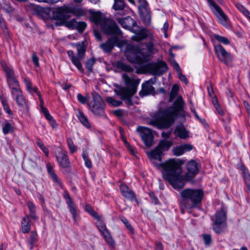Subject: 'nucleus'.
Returning <instances> with one entry per match:
<instances>
[{"instance_id": "obj_42", "label": "nucleus", "mask_w": 250, "mask_h": 250, "mask_svg": "<svg viewBox=\"0 0 250 250\" xmlns=\"http://www.w3.org/2000/svg\"><path fill=\"white\" fill-rule=\"evenodd\" d=\"M1 7L5 12L9 14L12 13L14 10V8L6 2H4L3 3L1 4Z\"/></svg>"}, {"instance_id": "obj_37", "label": "nucleus", "mask_w": 250, "mask_h": 250, "mask_svg": "<svg viewBox=\"0 0 250 250\" xmlns=\"http://www.w3.org/2000/svg\"><path fill=\"white\" fill-rule=\"evenodd\" d=\"M125 7V4L124 3V1L114 2V5H113V8L115 10L121 11L120 12L117 13V14L120 15L124 14L123 10L124 9Z\"/></svg>"}, {"instance_id": "obj_39", "label": "nucleus", "mask_w": 250, "mask_h": 250, "mask_svg": "<svg viewBox=\"0 0 250 250\" xmlns=\"http://www.w3.org/2000/svg\"><path fill=\"white\" fill-rule=\"evenodd\" d=\"M179 91V86L177 84H174L172 86L171 90L170 93L169 102H171L177 95Z\"/></svg>"}, {"instance_id": "obj_3", "label": "nucleus", "mask_w": 250, "mask_h": 250, "mask_svg": "<svg viewBox=\"0 0 250 250\" xmlns=\"http://www.w3.org/2000/svg\"><path fill=\"white\" fill-rule=\"evenodd\" d=\"M122 78L126 85V87H119L114 89L116 95L120 96L122 100L125 101L128 106L133 104L132 97L136 93L137 87L140 83L139 79L130 77L126 73L122 75Z\"/></svg>"}, {"instance_id": "obj_17", "label": "nucleus", "mask_w": 250, "mask_h": 250, "mask_svg": "<svg viewBox=\"0 0 250 250\" xmlns=\"http://www.w3.org/2000/svg\"><path fill=\"white\" fill-rule=\"evenodd\" d=\"M52 14L53 19L60 21L62 24L70 17L68 7H59L53 12Z\"/></svg>"}, {"instance_id": "obj_31", "label": "nucleus", "mask_w": 250, "mask_h": 250, "mask_svg": "<svg viewBox=\"0 0 250 250\" xmlns=\"http://www.w3.org/2000/svg\"><path fill=\"white\" fill-rule=\"evenodd\" d=\"M21 228L23 233H26L29 231L31 228V223L29 216H26L22 219Z\"/></svg>"}, {"instance_id": "obj_62", "label": "nucleus", "mask_w": 250, "mask_h": 250, "mask_svg": "<svg viewBox=\"0 0 250 250\" xmlns=\"http://www.w3.org/2000/svg\"><path fill=\"white\" fill-rule=\"evenodd\" d=\"M178 76L179 79L181 81L184 82L185 84H188V81L185 76V75L182 74V72L178 74Z\"/></svg>"}, {"instance_id": "obj_58", "label": "nucleus", "mask_w": 250, "mask_h": 250, "mask_svg": "<svg viewBox=\"0 0 250 250\" xmlns=\"http://www.w3.org/2000/svg\"><path fill=\"white\" fill-rule=\"evenodd\" d=\"M32 61L36 66H39V58L37 56L35 53L32 54Z\"/></svg>"}, {"instance_id": "obj_2", "label": "nucleus", "mask_w": 250, "mask_h": 250, "mask_svg": "<svg viewBox=\"0 0 250 250\" xmlns=\"http://www.w3.org/2000/svg\"><path fill=\"white\" fill-rule=\"evenodd\" d=\"M182 164L179 159L171 158L156 165V167L162 168L163 179L168 181L174 188L181 189L185 186L181 175Z\"/></svg>"}, {"instance_id": "obj_18", "label": "nucleus", "mask_w": 250, "mask_h": 250, "mask_svg": "<svg viewBox=\"0 0 250 250\" xmlns=\"http://www.w3.org/2000/svg\"><path fill=\"white\" fill-rule=\"evenodd\" d=\"M56 157L60 166L62 168L69 167L70 162L65 150L58 148L56 151Z\"/></svg>"}, {"instance_id": "obj_40", "label": "nucleus", "mask_w": 250, "mask_h": 250, "mask_svg": "<svg viewBox=\"0 0 250 250\" xmlns=\"http://www.w3.org/2000/svg\"><path fill=\"white\" fill-rule=\"evenodd\" d=\"M37 241V234L36 232L34 231L31 232L29 239V244L30 245V250H32L33 248L34 245Z\"/></svg>"}, {"instance_id": "obj_16", "label": "nucleus", "mask_w": 250, "mask_h": 250, "mask_svg": "<svg viewBox=\"0 0 250 250\" xmlns=\"http://www.w3.org/2000/svg\"><path fill=\"white\" fill-rule=\"evenodd\" d=\"M156 82V78L153 77L143 83L142 85V90L139 92L140 96L143 97L150 94L154 95L155 90L153 85L155 84Z\"/></svg>"}, {"instance_id": "obj_54", "label": "nucleus", "mask_w": 250, "mask_h": 250, "mask_svg": "<svg viewBox=\"0 0 250 250\" xmlns=\"http://www.w3.org/2000/svg\"><path fill=\"white\" fill-rule=\"evenodd\" d=\"M77 25L76 29H77L80 32H82L85 29L86 24L84 21H77Z\"/></svg>"}, {"instance_id": "obj_23", "label": "nucleus", "mask_w": 250, "mask_h": 250, "mask_svg": "<svg viewBox=\"0 0 250 250\" xmlns=\"http://www.w3.org/2000/svg\"><path fill=\"white\" fill-rule=\"evenodd\" d=\"M12 97L14 98L18 106L22 108H26L27 104L26 99L23 95L21 90L18 91L14 93L11 94Z\"/></svg>"}, {"instance_id": "obj_8", "label": "nucleus", "mask_w": 250, "mask_h": 250, "mask_svg": "<svg viewBox=\"0 0 250 250\" xmlns=\"http://www.w3.org/2000/svg\"><path fill=\"white\" fill-rule=\"evenodd\" d=\"M73 45L77 49V56L75 55L72 50H68L67 54L73 64L76 66L80 72H83L84 71V69L82 66L81 61L84 57L86 48V46L83 42L76 43Z\"/></svg>"}, {"instance_id": "obj_22", "label": "nucleus", "mask_w": 250, "mask_h": 250, "mask_svg": "<svg viewBox=\"0 0 250 250\" xmlns=\"http://www.w3.org/2000/svg\"><path fill=\"white\" fill-rule=\"evenodd\" d=\"M118 42V39L116 37L109 38L106 42L100 44V47L106 53L110 52L113 49L115 45Z\"/></svg>"}, {"instance_id": "obj_53", "label": "nucleus", "mask_w": 250, "mask_h": 250, "mask_svg": "<svg viewBox=\"0 0 250 250\" xmlns=\"http://www.w3.org/2000/svg\"><path fill=\"white\" fill-rule=\"evenodd\" d=\"M1 103L2 104V106L3 107V108L4 110L9 114L11 115L12 114V112L10 109L9 105L7 104V102L6 100L4 99H1Z\"/></svg>"}, {"instance_id": "obj_21", "label": "nucleus", "mask_w": 250, "mask_h": 250, "mask_svg": "<svg viewBox=\"0 0 250 250\" xmlns=\"http://www.w3.org/2000/svg\"><path fill=\"white\" fill-rule=\"evenodd\" d=\"M120 190L122 194L124 197L130 201H135L136 202L138 203V201L134 192L126 185L121 184L120 186Z\"/></svg>"}, {"instance_id": "obj_35", "label": "nucleus", "mask_w": 250, "mask_h": 250, "mask_svg": "<svg viewBox=\"0 0 250 250\" xmlns=\"http://www.w3.org/2000/svg\"><path fill=\"white\" fill-rule=\"evenodd\" d=\"M77 117L80 120V122L86 128H90V125L88 121L87 118L84 115L83 112L80 111L78 113Z\"/></svg>"}, {"instance_id": "obj_59", "label": "nucleus", "mask_w": 250, "mask_h": 250, "mask_svg": "<svg viewBox=\"0 0 250 250\" xmlns=\"http://www.w3.org/2000/svg\"><path fill=\"white\" fill-rule=\"evenodd\" d=\"M149 196L150 197L152 203L154 204L157 205L159 203V200L157 197L154 194L153 192L149 193Z\"/></svg>"}, {"instance_id": "obj_45", "label": "nucleus", "mask_w": 250, "mask_h": 250, "mask_svg": "<svg viewBox=\"0 0 250 250\" xmlns=\"http://www.w3.org/2000/svg\"><path fill=\"white\" fill-rule=\"evenodd\" d=\"M234 4L237 9L241 12L244 16H246L248 14H249V11L246 9L243 5L240 3L235 2Z\"/></svg>"}, {"instance_id": "obj_7", "label": "nucleus", "mask_w": 250, "mask_h": 250, "mask_svg": "<svg viewBox=\"0 0 250 250\" xmlns=\"http://www.w3.org/2000/svg\"><path fill=\"white\" fill-rule=\"evenodd\" d=\"M211 219L213 222L212 229L215 233L219 234L224 231L227 225V214L224 208L216 211Z\"/></svg>"}, {"instance_id": "obj_6", "label": "nucleus", "mask_w": 250, "mask_h": 250, "mask_svg": "<svg viewBox=\"0 0 250 250\" xmlns=\"http://www.w3.org/2000/svg\"><path fill=\"white\" fill-rule=\"evenodd\" d=\"M148 52L144 50L140 51L139 48L133 45H128L125 52V55L127 60L133 63L141 64L149 60L150 54L153 50V45H147Z\"/></svg>"}, {"instance_id": "obj_55", "label": "nucleus", "mask_w": 250, "mask_h": 250, "mask_svg": "<svg viewBox=\"0 0 250 250\" xmlns=\"http://www.w3.org/2000/svg\"><path fill=\"white\" fill-rule=\"evenodd\" d=\"M203 239L205 244L207 246H209L212 242L211 235L208 234H205L203 235Z\"/></svg>"}, {"instance_id": "obj_63", "label": "nucleus", "mask_w": 250, "mask_h": 250, "mask_svg": "<svg viewBox=\"0 0 250 250\" xmlns=\"http://www.w3.org/2000/svg\"><path fill=\"white\" fill-rule=\"evenodd\" d=\"M155 248V250H164L163 245L160 242H157L156 243Z\"/></svg>"}, {"instance_id": "obj_49", "label": "nucleus", "mask_w": 250, "mask_h": 250, "mask_svg": "<svg viewBox=\"0 0 250 250\" xmlns=\"http://www.w3.org/2000/svg\"><path fill=\"white\" fill-rule=\"evenodd\" d=\"M214 38L219 42H221L226 45L229 44L230 42L228 38L218 35H215L214 36Z\"/></svg>"}, {"instance_id": "obj_60", "label": "nucleus", "mask_w": 250, "mask_h": 250, "mask_svg": "<svg viewBox=\"0 0 250 250\" xmlns=\"http://www.w3.org/2000/svg\"><path fill=\"white\" fill-rule=\"evenodd\" d=\"M2 30L3 34L5 37L6 39L7 40L9 38V35L8 33V29L7 28V26L5 25L4 27H1Z\"/></svg>"}, {"instance_id": "obj_41", "label": "nucleus", "mask_w": 250, "mask_h": 250, "mask_svg": "<svg viewBox=\"0 0 250 250\" xmlns=\"http://www.w3.org/2000/svg\"><path fill=\"white\" fill-rule=\"evenodd\" d=\"M106 101L113 106L118 107L122 104V101H119L113 99L111 97H108L106 99Z\"/></svg>"}, {"instance_id": "obj_10", "label": "nucleus", "mask_w": 250, "mask_h": 250, "mask_svg": "<svg viewBox=\"0 0 250 250\" xmlns=\"http://www.w3.org/2000/svg\"><path fill=\"white\" fill-rule=\"evenodd\" d=\"M93 104L92 106L89 105L91 111L97 116H103L104 114L103 106L104 102L101 96L96 93H92Z\"/></svg>"}, {"instance_id": "obj_25", "label": "nucleus", "mask_w": 250, "mask_h": 250, "mask_svg": "<svg viewBox=\"0 0 250 250\" xmlns=\"http://www.w3.org/2000/svg\"><path fill=\"white\" fill-rule=\"evenodd\" d=\"M193 146L190 144H185L174 147L172 149L173 153L175 156H181L186 152L192 150Z\"/></svg>"}, {"instance_id": "obj_56", "label": "nucleus", "mask_w": 250, "mask_h": 250, "mask_svg": "<svg viewBox=\"0 0 250 250\" xmlns=\"http://www.w3.org/2000/svg\"><path fill=\"white\" fill-rule=\"evenodd\" d=\"M77 99L82 104H85L87 101V98L83 96L81 93L77 95Z\"/></svg>"}, {"instance_id": "obj_32", "label": "nucleus", "mask_w": 250, "mask_h": 250, "mask_svg": "<svg viewBox=\"0 0 250 250\" xmlns=\"http://www.w3.org/2000/svg\"><path fill=\"white\" fill-rule=\"evenodd\" d=\"M176 135L181 139H185L188 137V132L182 126H177L175 130Z\"/></svg>"}, {"instance_id": "obj_24", "label": "nucleus", "mask_w": 250, "mask_h": 250, "mask_svg": "<svg viewBox=\"0 0 250 250\" xmlns=\"http://www.w3.org/2000/svg\"><path fill=\"white\" fill-rule=\"evenodd\" d=\"M147 155L151 163L155 167L156 165L159 164L155 163V160H157L160 162L162 161L163 153L157 147H156L153 150L147 152Z\"/></svg>"}, {"instance_id": "obj_51", "label": "nucleus", "mask_w": 250, "mask_h": 250, "mask_svg": "<svg viewBox=\"0 0 250 250\" xmlns=\"http://www.w3.org/2000/svg\"><path fill=\"white\" fill-rule=\"evenodd\" d=\"M67 143L71 153H73L76 150V147L71 138L67 139Z\"/></svg>"}, {"instance_id": "obj_28", "label": "nucleus", "mask_w": 250, "mask_h": 250, "mask_svg": "<svg viewBox=\"0 0 250 250\" xmlns=\"http://www.w3.org/2000/svg\"><path fill=\"white\" fill-rule=\"evenodd\" d=\"M173 142L172 140H162L156 146L160 151L163 153L164 151H167L172 146Z\"/></svg>"}, {"instance_id": "obj_27", "label": "nucleus", "mask_w": 250, "mask_h": 250, "mask_svg": "<svg viewBox=\"0 0 250 250\" xmlns=\"http://www.w3.org/2000/svg\"><path fill=\"white\" fill-rule=\"evenodd\" d=\"M7 82L10 89L11 94L21 90L20 87L19 82L15 77L7 79Z\"/></svg>"}, {"instance_id": "obj_43", "label": "nucleus", "mask_w": 250, "mask_h": 250, "mask_svg": "<svg viewBox=\"0 0 250 250\" xmlns=\"http://www.w3.org/2000/svg\"><path fill=\"white\" fill-rule=\"evenodd\" d=\"M62 24H64L65 26L69 29H76L78 25L77 21L74 19L69 21H65Z\"/></svg>"}, {"instance_id": "obj_50", "label": "nucleus", "mask_w": 250, "mask_h": 250, "mask_svg": "<svg viewBox=\"0 0 250 250\" xmlns=\"http://www.w3.org/2000/svg\"><path fill=\"white\" fill-rule=\"evenodd\" d=\"M119 218L120 220L125 224V225L128 229H129L131 231H133V228L132 227L131 225L128 222V220L125 217L122 216H120Z\"/></svg>"}, {"instance_id": "obj_52", "label": "nucleus", "mask_w": 250, "mask_h": 250, "mask_svg": "<svg viewBox=\"0 0 250 250\" xmlns=\"http://www.w3.org/2000/svg\"><path fill=\"white\" fill-rule=\"evenodd\" d=\"M83 159L85 162V165L88 168H91L92 167V163L90 160L88 159V155L86 153L83 151Z\"/></svg>"}, {"instance_id": "obj_47", "label": "nucleus", "mask_w": 250, "mask_h": 250, "mask_svg": "<svg viewBox=\"0 0 250 250\" xmlns=\"http://www.w3.org/2000/svg\"><path fill=\"white\" fill-rule=\"evenodd\" d=\"M13 131V127L9 122H6L2 127V132L4 134L6 135L10 132Z\"/></svg>"}, {"instance_id": "obj_34", "label": "nucleus", "mask_w": 250, "mask_h": 250, "mask_svg": "<svg viewBox=\"0 0 250 250\" xmlns=\"http://www.w3.org/2000/svg\"><path fill=\"white\" fill-rule=\"evenodd\" d=\"M148 36V32L147 30L145 29H141L135 37H133V39L134 40H136L137 41H141L146 38H147Z\"/></svg>"}, {"instance_id": "obj_15", "label": "nucleus", "mask_w": 250, "mask_h": 250, "mask_svg": "<svg viewBox=\"0 0 250 250\" xmlns=\"http://www.w3.org/2000/svg\"><path fill=\"white\" fill-rule=\"evenodd\" d=\"M215 52L219 60L226 64L231 62L232 58L230 53L226 51L220 44L214 45Z\"/></svg>"}, {"instance_id": "obj_11", "label": "nucleus", "mask_w": 250, "mask_h": 250, "mask_svg": "<svg viewBox=\"0 0 250 250\" xmlns=\"http://www.w3.org/2000/svg\"><path fill=\"white\" fill-rule=\"evenodd\" d=\"M207 0L210 9L217 18L219 23L223 25H226L228 18L221 8L212 0Z\"/></svg>"}, {"instance_id": "obj_33", "label": "nucleus", "mask_w": 250, "mask_h": 250, "mask_svg": "<svg viewBox=\"0 0 250 250\" xmlns=\"http://www.w3.org/2000/svg\"><path fill=\"white\" fill-rule=\"evenodd\" d=\"M69 13H72L73 15L77 17L84 16L86 12L83 8L81 7H71L69 8Z\"/></svg>"}, {"instance_id": "obj_48", "label": "nucleus", "mask_w": 250, "mask_h": 250, "mask_svg": "<svg viewBox=\"0 0 250 250\" xmlns=\"http://www.w3.org/2000/svg\"><path fill=\"white\" fill-rule=\"evenodd\" d=\"M95 62V60L93 58H90L87 60L85 64V67L89 73H91L92 71L93 65Z\"/></svg>"}, {"instance_id": "obj_20", "label": "nucleus", "mask_w": 250, "mask_h": 250, "mask_svg": "<svg viewBox=\"0 0 250 250\" xmlns=\"http://www.w3.org/2000/svg\"><path fill=\"white\" fill-rule=\"evenodd\" d=\"M117 21L123 28L134 32L133 28L137 25L136 22L130 16L125 18H118Z\"/></svg>"}, {"instance_id": "obj_29", "label": "nucleus", "mask_w": 250, "mask_h": 250, "mask_svg": "<svg viewBox=\"0 0 250 250\" xmlns=\"http://www.w3.org/2000/svg\"><path fill=\"white\" fill-rule=\"evenodd\" d=\"M240 169L242 171L243 177L246 185L247 192L248 193H250V174L249 173L248 170L245 166H242Z\"/></svg>"}, {"instance_id": "obj_5", "label": "nucleus", "mask_w": 250, "mask_h": 250, "mask_svg": "<svg viewBox=\"0 0 250 250\" xmlns=\"http://www.w3.org/2000/svg\"><path fill=\"white\" fill-rule=\"evenodd\" d=\"M91 19L96 25H100L102 30L105 34L107 35H122V31L115 22L110 19L103 17L101 12L93 13Z\"/></svg>"}, {"instance_id": "obj_64", "label": "nucleus", "mask_w": 250, "mask_h": 250, "mask_svg": "<svg viewBox=\"0 0 250 250\" xmlns=\"http://www.w3.org/2000/svg\"><path fill=\"white\" fill-rule=\"evenodd\" d=\"M244 106L247 110L248 114L249 116H250V104L247 102L246 101H244L243 103Z\"/></svg>"}, {"instance_id": "obj_36", "label": "nucleus", "mask_w": 250, "mask_h": 250, "mask_svg": "<svg viewBox=\"0 0 250 250\" xmlns=\"http://www.w3.org/2000/svg\"><path fill=\"white\" fill-rule=\"evenodd\" d=\"M27 205L30 211V214L29 216H30L33 219H37V217L36 215V206L31 201L27 202Z\"/></svg>"}, {"instance_id": "obj_30", "label": "nucleus", "mask_w": 250, "mask_h": 250, "mask_svg": "<svg viewBox=\"0 0 250 250\" xmlns=\"http://www.w3.org/2000/svg\"><path fill=\"white\" fill-rule=\"evenodd\" d=\"M115 66L123 71L130 73L133 71V68L130 65L122 61H117L115 63Z\"/></svg>"}, {"instance_id": "obj_26", "label": "nucleus", "mask_w": 250, "mask_h": 250, "mask_svg": "<svg viewBox=\"0 0 250 250\" xmlns=\"http://www.w3.org/2000/svg\"><path fill=\"white\" fill-rule=\"evenodd\" d=\"M47 170L53 180V182L55 184L60 187H62V183L61 179L58 177L57 174L55 173V171L53 168V167L50 163H48L46 164Z\"/></svg>"}, {"instance_id": "obj_38", "label": "nucleus", "mask_w": 250, "mask_h": 250, "mask_svg": "<svg viewBox=\"0 0 250 250\" xmlns=\"http://www.w3.org/2000/svg\"><path fill=\"white\" fill-rule=\"evenodd\" d=\"M40 103L41 111L44 114L46 119L48 121L51 120L53 118V117L50 114L47 109L43 106V102L42 99H41Z\"/></svg>"}, {"instance_id": "obj_12", "label": "nucleus", "mask_w": 250, "mask_h": 250, "mask_svg": "<svg viewBox=\"0 0 250 250\" xmlns=\"http://www.w3.org/2000/svg\"><path fill=\"white\" fill-rule=\"evenodd\" d=\"M186 167L187 172L182 176L185 183V181H191L199 171L198 163L193 160L188 162L186 165Z\"/></svg>"}, {"instance_id": "obj_1", "label": "nucleus", "mask_w": 250, "mask_h": 250, "mask_svg": "<svg viewBox=\"0 0 250 250\" xmlns=\"http://www.w3.org/2000/svg\"><path fill=\"white\" fill-rule=\"evenodd\" d=\"M184 102L181 96H179L174 102L173 106L156 112L148 124L159 129L170 127L174 123L178 114L183 115Z\"/></svg>"}, {"instance_id": "obj_46", "label": "nucleus", "mask_w": 250, "mask_h": 250, "mask_svg": "<svg viewBox=\"0 0 250 250\" xmlns=\"http://www.w3.org/2000/svg\"><path fill=\"white\" fill-rule=\"evenodd\" d=\"M36 144L38 146L42 149V150L43 152L45 155L46 156H48L49 155V151L48 149L45 147L43 143L40 139H38Z\"/></svg>"}, {"instance_id": "obj_19", "label": "nucleus", "mask_w": 250, "mask_h": 250, "mask_svg": "<svg viewBox=\"0 0 250 250\" xmlns=\"http://www.w3.org/2000/svg\"><path fill=\"white\" fill-rule=\"evenodd\" d=\"M63 197L66 200V204H67L70 213L73 215V218L75 221H76L77 217V210L76 206L74 205L71 197L69 195L68 192L66 190L64 191L63 194Z\"/></svg>"}, {"instance_id": "obj_57", "label": "nucleus", "mask_w": 250, "mask_h": 250, "mask_svg": "<svg viewBox=\"0 0 250 250\" xmlns=\"http://www.w3.org/2000/svg\"><path fill=\"white\" fill-rule=\"evenodd\" d=\"M171 63H172L174 68L176 71L177 74L182 72V71H181V68H180L179 65L175 60H172L171 61Z\"/></svg>"}, {"instance_id": "obj_13", "label": "nucleus", "mask_w": 250, "mask_h": 250, "mask_svg": "<svg viewBox=\"0 0 250 250\" xmlns=\"http://www.w3.org/2000/svg\"><path fill=\"white\" fill-rule=\"evenodd\" d=\"M137 131L147 147H150L153 143L154 136L151 130L146 127L138 126Z\"/></svg>"}, {"instance_id": "obj_14", "label": "nucleus", "mask_w": 250, "mask_h": 250, "mask_svg": "<svg viewBox=\"0 0 250 250\" xmlns=\"http://www.w3.org/2000/svg\"><path fill=\"white\" fill-rule=\"evenodd\" d=\"M96 226L109 247L111 248H114L115 246V242L105 224L103 222V221H102L97 222L96 223Z\"/></svg>"}, {"instance_id": "obj_44", "label": "nucleus", "mask_w": 250, "mask_h": 250, "mask_svg": "<svg viewBox=\"0 0 250 250\" xmlns=\"http://www.w3.org/2000/svg\"><path fill=\"white\" fill-rule=\"evenodd\" d=\"M3 68L6 74L7 79L15 77L14 70L12 68L6 65L3 66Z\"/></svg>"}, {"instance_id": "obj_9", "label": "nucleus", "mask_w": 250, "mask_h": 250, "mask_svg": "<svg viewBox=\"0 0 250 250\" xmlns=\"http://www.w3.org/2000/svg\"><path fill=\"white\" fill-rule=\"evenodd\" d=\"M167 63L164 61L149 63L145 66L146 70L153 76H161L167 69Z\"/></svg>"}, {"instance_id": "obj_4", "label": "nucleus", "mask_w": 250, "mask_h": 250, "mask_svg": "<svg viewBox=\"0 0 250 250\" xmlns=\"http://www.w3.org/2000/svg\"><path fill=\"white\" fill-rule=\"evenodd\" d=\"M181 211L184 214L185 209L196 208L201 203L204 192L200 189L185 188L180 192Z\"/></svg>"}, {"instance_id": "obj_61", "label": "nucleus", "mask_w": 250, "mask_h": 250, "mask_svg": "<svg viewBox=\"0 0 250 250\" xmlns=\"http://www.w3.org/2000/svg\"><path fill=\"white\" fill-rule=\"evenodd\" d=\"M93 33H94V36L95 37V38L98 40H99L100 41H102V38L101 33L98 30H96V29H94L93 30Z\"/></svg>"}]
</instances>
